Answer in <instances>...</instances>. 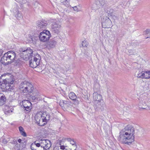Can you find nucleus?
I'll list each match as a JSON object with an SVG mask.
<instances>
[{"instance_id":"nucleus-11","label":"nucleus","mask_w":150,"mask_h":150,"mask_svg":"<svg viewBox=\"0 0 150 150\" xmlns=\"http://www.w3.org/2000/svg\"><path fill=\"white\" fill-rule=\"evenodd\" d=\"M69 98L73 101L74 105H77L79 104L80 98H77L74 92H71L69 94Z\"/></svg>"},{"instance_id":"nucleus-7","label":"nucleus","mask_w":150,"mask_h":150,"mask_svg":"<svg viewBox=\"0 0 150 150\" xmlns=\"http://www.w3.org/2000/svg\"><path fill=\"white\" fill-rule=\"evenodd\" d=\"M51 37V34L49 31L43 30L40 32L39 35L40 40L42 42H46L48 41Z\"/></svg>"},{"instance_id":"nucleus-6","label":"nucleus","mask_w":150,"mask_h":150,"mask_svg":"<svg viewBox=\"0 0 150 150\" xmlns=\"http://www.w3.org/2000/svg\"><path fill=\"white\" fill-rule=\"evenodd\" d=\"M19 51L20 56L24 60H27L33 56V51L29 47H21Z\"/></svg>"},{"instance_id":"nucleus-38","label":"nucleus","mask_w":150,"mask_h":150,"mask_svg":"<svg viewBox=\"0 0 150 150\" xmlns=\"http://www.w3.org/2000/svg\"><path fill=\"white\" fill-rule=\"evenodd\" d=\"M67 147V146H66ZM65 147L64 146H60V149L62 150H66V148H65Z\"/></svg>"},{"instance_id":"nucleus-48","label":"nucleus","mask_w":150,"mask_h":150,"mask_svg":"<svg viewBox=\"0 0 150 150\" xmlns=\"http://www.w3.org/2000/svg\"><path fill=\"white\" fill-rule=\"evenodd\" d=\"M57 150H59L58 149Z\"/></svg>"},{"instance_id":"nucleus-43","label":"nucleus","mask_w":150,"mask_h":150,"mask_svg":"<svg viewBox=\"0 0 150 150\" xmlns=\"http://www.w3.org/2000/svg\"><path fill=\"white\" fill-rule=\"evenodd\" d=\"M139 108H142V109H145V108H143L142 107H139Z\"/></svg>"},{"instance_id":"nucleus-42","label":"nucleus","mask_w":150,"mask_h":150,"mask_svg":"<svg viewBox=\"0 0 150 150\" xmlns=\"http://www.w3.org/2000/svg\"><path fill=\"white\" fill-rule=\"evenodd\" d=\"M18 141L19 143H20L22 141V140L21 139H19L18 140Z\"/></svg>"},{"instance_id":"nucleus-5","label":"nucleus","mask_w":150,"mask_h":150,"mask_svg":"<svg viewBox=\"0 0 150 150\" xmlns=\"http://www.w3.org/2000/svg\"><path fill=\"white\" fill-rule=\"evenodd\" d=\"M19 87L22 93L26 94L32 93L34 89L32 83L26 81L22 82Z\"/></svg>"},{"instance_id":"nucleus-40","label":"nucleus","mask_w":150,"mask_h":150,"mask_svg":"<svg viewBox=\"0 0 150 150\" xmlns=\"http://www.w3.org/2000/svg\"><path fill=\"white\" fill-rule=\"evenodd\" d=\"M3 51L1 49H0V57L2 55V53H3Z\"/></svg>"},{"instance_id":"nucleus-35","label":"nucleus","mask_w":150,"mask_h":150,"mask_svg":"<svg viewBox=\"0 0 150 150\" xmlns=\"http://www.w3.org/2000/svg\"><path fill=\"white\" fill-rule=\"evenodd\" d=\"M147 72L146 79H149L150 78V71H146Z\"/></svg>"},{"instance_id":"nucleus-23","label":"nucleus","mask_w":150,"mask_h":150,"mask_svg":"<svg viewBox=\"0 0 150 150\" xmlns=\"http://www.w3.org/2000/svg\"><path fill=\"white\" fill-rule=\"evenodd\" d=\"M4 111L6 114H8L12 112V110H11V107L7 105L5 106Z\"/></svg>"},{"instance_id":"nucleus-15","label":"nucleus","mask_w":150,"mask_h":150,"mask_svg":"<svg viewBox=\"0 0 150 150\" xmlns=\"http://www.w3.org/2000/svg\"><path fill=\"white\" fill-rule=\"evenodd\" d=\"M31 98L34 102H37L38 100V99L40 98V95L38 92H36L35 93H33V95L30 96Z\"/></svg>"},{"instance_id":"nucleus-47","label":"nucleus","mask_w":150,"mask_h":150,"mask_svg":"<svg viewBox=\"0 0 150 150\" xmlns=\"http://www.w3.org/2000/svg\"><path fill=\"white\" fill-rule=\"evenodd\" d=\"M67 1V0H65V1L66 2Z\"/></svg>"},{"instance_id":"nucleus-4","label":"nucleus","mask_w":150,"mask_h":150,"mask_svg":"<svg viewBox=\"0 0 150 150\" xmlns=\"http://www.w3.org/2000/svg\"><path fill=\"white\" fill-rule=\"evenodd\" d=\"M6 76V75H3L0 78V88L3 91L10 88L11 85L13 84L14 81L11 77L7 78Z\"/></svg>"},{"instance_id":"nucleus-3","label":"nucleus","mask_w":150,"mask_h":150,"mask_svg":"<svg viewBox=\"0 0 150 150\" xmlns=\"http://www.w3.org/2000/svg\"><path fill=\"white\" fill-rule=\"evenodd\" d=\"M50 117V115L47 112H40L36 115L35 119L38 125L42 126L46 124Z\"/></svg>"},{"instance_id":"nucleus-31","label":"nucleus","mask_w":150,"mask_h":150,"mask_svg":"<svg viewBox=\"0 0 150 150\" xmlns=\"http://www.w3.org/2000/svg\"><path fill=\"white\" fill-rule=\"evenodd\" d=\"M128 51L130 54L131 55H135L137 54L136 51L134 50H129Z\"/></svg>"},{"instance_id":"nucleus-22","label":"nucleus","mask_w":150,"mask_h":150,"mask_svg":"<svg viewBox=\"0 0 150 150\" xmlns=\"http://www.w3.org/2000/svg\"><path fill=\"white\" fill-rule=\"evenodd\" d=\"M40 63H38L35 61H33L32 60L29 61L30 66L32 68H35L36 67L39 65Z\"/></svg>"},{"instance_id":"nucleus-18","label":"nucleus","mask_w":150,"mask_h":150,"mask_svg":"<svg viewBox=\"0 0 150 150\" xmlns=\"http://www.w3.org/2000/svg\"><path fill=\"white\" fill-rule=\"evenodd\" d=\"M6 99L4 94L0 93V106L4 105L6 102Z\"/></svg>"},{"instance_id":"nucleus-36","label":"nucleus","mask_w":150,"mask_h":150,"mask_svg":"<svg viewBox=\"0 0 150 150\" xmlns=\"http://www.w3.org/2000/svg\"><path fill=\"white\" fill-rule=\"evenodd\" d=\"M63 102V100H61L60 101L59 105L61 107H64Z\"/></svg>"},{"instance_id":"nucleus-13","label":"nucleus","mask_w":150,"mask_h":150,"mask_svg":"<svg viewBox=\"0 0 150 150\" xmlns=\"http://www.w3.org/2000/svg\"><path fill=\"white\" fill-rule=\"evenodd\" d=\"M96 103V105L94 107L96 111H102L103 110L105 106L103 101H100Z\"/></svg>"},{"instance_id":"nucleus-1","label":"nucleus","mask_w":150,"mask_h":150,"mask_svg":"<svg viewBox=\"0 0 150 150\" xmlns=\"http://www.w3.org/2000/svg\"><path fill=\"white\" fill-rule=\"evenodd\" d=\"M134 133L133 127L130 125H127L121 130L117 140L122 143L129 145L134 141Z\"/></svg>"},{"instance_id":"nucleus-37","label":"nucleus","mask_w":150,"mask_h":150,"mask_svg":"<svg viewBox=\"0 0 150 150\" xmlns=\"http://www.w3.org/2000/svg\"><path fill=\"white\" fill-rule=\"evenodd\" d=\"M19 130V131L20 132H21L22 131H23L24 130L23 127L22 126H19L18 127Z\"/></svg>"},{"instance_id":"nucleus-46","label":"nucleus","mask_w":150,"mask_h":150,"mask_svg":"<svg viewBox=\"0 0 150 150\" xmlns=\"http://www.w3.org/2000/svg\"><path fill=\"white\" fill-rule=\"evenodd\" d=\"M87 54H86V55L87 56H88V55H87Z\"/></svg>"},{"instance_id":"nucleus-26","label":"nucleus","mask_w":150,"mask_h":150,"mask_svg":"<svg viewBox=\"0 0 150 150\" xmlns=\"http://www.w3.org/2000/svg\"><path fill=\"white\" fill-rule=\"evenodd\" d=\"M24 109V112L26 113H28L29 112L32 108V106H28L27 107H23Z\"/></svg>"},{"instance_id":"nucleus-24","label":"nucleus","mask_w":150,"mask_h":150,"mask_svg":"<svg viewBox=\"0 0 150 150\" xmlns=\"http://www.w3.org/2000/svg\"><path fill=\"white\" fill-rule=\"evenodd\" d=\"M23 107H27L28 106H31L32 103L29 100H24L23 101Z\"/></svg>"},{"instance_id":"nucleus-28","label":"nucleus","mask_w":150,"mask_h":150,"mask_svg":"<svg viewBox=\"0 0 150 150\" xmlns=\"http://www.w3.org/2000/svg\"><path fill=\"white\" fill-rule=\"evenodd\" d=\"M37 57H35L34 56L33 57V61H35V62H37L38 63H39L40 60V56L38 54Z\"/></svg>"},{"instance_id":"nucleus-44","label":"nucleus","mask_w":150,"mask_h":150,"mask_svg":"<svg viewBox=\"0 0 150 150\" xmlns=\"http://www.w3.org/2000/svg\"><path fill=\"white\" fill-rule=\"evenodd\" d=\"M142 104V103H140L139 104V106H141Z\"/></svg>"},{"instance_id":"nucleus-19","label":"nucleus","mask_w":150,"mask_h":150,"mask_svg":"<svg viewBox=\"0 0 150 150\" xmlns=\"http://www.w3.org/2000/svg\"><path fill=\"white\" fill-rule=\"evenodd\" d=\"M40 146V144L37 143L36 141H35L30 146V148L32 150H37L38 147Z\"/></svg>"},{"instance_id":"nucleus-10","label":"nucleus","mask_w":150,"mask_h":150,"mask_svg":"<svg viewBox=\"0 0 150 150\" xmlns=\"http://www.w3.org/2000/svg\"><path fill=\"white\" fill-rule=\"evenodd\" d=\"M47 25V22L45 21H38L37 23V28L41 30H43L45 29Z\"/></svg>"},{"instance_id":"nucleus-8","label":"nucleus","mask_w":150,"mask_h":150,"mask_svg":"<svg viewBox=\"0 0 150 150\" xmlns=\"http://www.w3.org/2000/svg\"><path fill=\"white\" fill-rule=\"evenodd\" d=\"M102 27L104 28H109L112 26V22L109 18L107 16H104L102 19Z\"/></svg>"},{"instance_id":"nucleus-32","label":"nucleus","mask_w":150,"mask_h":150,"mask_svg":"<svg viewBox=\"0 0 150 150\" xmlns=\"http://www.w3.org/2000/svg\"><path fill=\"white\" fill-rule=\"evenodd\" d=\"M88 45V42L85 40L82 41V46L83 47H87Z\"/></svg>"},{"instance_id":"nucleus-14","label":"nucleus","mask_w":150,"mask_h":150,"mask_svg":"<svg viewBox=\"0 0 150 150\" xmlns=\"http://www.w3.org/2000/svg\"><path fill=\"white\" fill-rule=\"evenodd\" d=\"M93 96L94 100L95 101L96 103L103 101L102 99L101 95L100 94H98L96 92H95L93 93Z\"/></svg>"},{"instance_id":"nucleus-30","label":"nucleus","mask_w":150,"mask_h":150,"mask_svg":"<svg viewBox=\"0 0 150 150\" xmlns=\"http://www.w3.org/2000/svg\"><path fill=\"white\" fill-rule=\"evenodd\" d=\"M64 107H67L69 105V102L67 100H63Z\"/></svg>"},{"instance_id":"nucleus-2","label":"nucleus","mask_w":150,"mask_h":150,"mask_svg":"<svg viewBox=\"0 0 150 150\" xmlns=\"http://www.w3.org/2000/svg\"><path fill=\"white\" fill-rule=\"evenodd\" d=\"M16 54L13 51H9L5 53L1 58V62L3 65L6 66L11 64L13 62H16Z\"/></svg>"},{"instance_id":"nucleus-17","label":"nucleus","mask_w":150,"mask_h":150,"mask_svg":"<svg viewBox=\"0 0 150 150\" xmlns=\"http://www.w3.org/2000/svg\"><path fill=\"white\" fill-rule=\"evenodd\" d=\"M13 12L15 14L16 18L18 20H20L22 18L21 14L19 12L17 8H15L14 9Z\"/></svg>"},{"instance_id":"nucleus-33","label":"nucleus","mask_w":150,"mask_h":150,"mask_svg":"<svg viewBox=\"0 0 150 150\" xmlns=\"http://www.w3.org/2000/svg\"><path fill=\"white\" fill-rule=\"evenodd\" d=\"M37 149V150H47V149L45 148L44 147L42 146L40 144V146L38 147Z\"/></svg>"},{"instance_id":"nucleus-34","label":"nucleus","mask_w":150,"mask_h":150,"mask_svg":"<svg viewBox=\"0 0 150 150\" xmlns=\"http://www.w3.org/2000/svg\"><path fill=\"white\" fill-rule=\"evenodd\" d=\"M21 134L24 137H26L27 136V134L26 132H25L24 130L23 131H22L20 132Z\"/></svg>"},{"instance_id":"nucleus-41","label":"nucleus","mask_w":150,"mask_h":150,"mask_svg":"<svg viewBox=\"0 0 150 150\" xmlns=\"http://www.w3.org/2000/svg\"><path fill=\"white\" fill-rule=\"evenodd\" d=\"M73 8H74V10L75 11H78V8H77L76 6H74V7Z\"/></svg>"},{"instance_id":"nucleus-45","label":"nucleus","mask_w":150,"mask_h":150,"mask_svg":"<svg viewBox=\"0 0 150 150\" xmlns=\"http://www.w3.org/2000/svg\"><path fill=\"white\" fill-rule=\"evenodd\" d=\"M87 54H86V55L87 56H88V55H87Z\"/></svg>"},{"instance_id":"nucleus-9","label":"nucleus","mask_w":150,"mask_h":150,"mask_svg":"<svg viewBox=\"0 0 150 150\" xmlns=\"http://www.w3.org/2000/svg\"><path fill=\"white\" fill-rule=\"evenodd\" d=\"M52 30L54 33H58L61 28L60 24L58 22H53L51 26Z\"/></svg>"},{"instance_id":"nucleus-39","label":"nucleus","mask_w":150,"mask_h":150,"mask_svg":"<svg viewBox=\"0 0 150 150\" xmlns=\"http://www.w3.org/2000/svg\"><path fill=\"white\" fill-rule=\"evenodd\" d=\"M34 6H36V7H37L39 5V4L37 2H35L34 4Z\"/></svg>"},{"instance_id":"nucleus-25","label":"nucleus","mask_w":150,"mask_h":150,"mask_svg":"<svg viewBox=\"0 0 150 150\" xmlns=\"http://www.w3.org/2000/svg\"><path fill=\"white\" fill-rule=\"evenodd\" d=\"M144 32V34L146 37V39L150 38V29H147Z\"/></svg>"},{"instance_id":"nucleus-20","label":"nucleus","mask_w":150,"mask_h":150,"mask_svg":"<svg viewBox=\"0 0 150 150\" xmlns=\"http://www.w3.org/2000/svg\"><path fill=\"white\" fill-rule=\"evenodd\" d=\"M57 42L55 41L54 39H51L48 43V45L49 46L52 48H54L55 47L56 44Z\"/></svg>"},{"instance_id":"nucleus-21","label":"nucleus","mask_w":150,"mask_h":150,"mask_svg":"<svg viewBox=\"0 0 150 150\" xmlns=\"http://www.w3.org/2000/svg\"><path fill=\"white\" fill-rule=\"evenodd\" d=\"M147 74V72L146 71H142L141 72L138 74L137 77L138 78L146 79Z\"/></svg>"},{"instance_id":"nucleus-29","label":"nucleus","mask_w":150,"mask_h":150,"mask_svg":"<svg viewBox=\"0 0 150 150\" xmlns=\"http://www.w3.org/2000/svg\"><path fill=\"white\" fill-rule=\"evenodd\" d=\"M68 140L70 142V143L72 145H75V146H76V142L73 139L69 138L68 139Z\"/></svg>"},{"instance_id":"nucleus-27","label":"nucleus","mask_w":150,"mask_h":150,"mask_svg":"<svg viewBox=\"0 0 150 150\" xmlns=\"http://www.w3.org/2000/svg\"><path fill=\"white\" fill-rule=\"evenodd\" d=\"M8 142L9 143L16 144L17 143V141L16 139H13V138H8Z\"/></svg>"},{"instance_id":"nucleus-12","label":"nucleus","mask_w":150,"mask_h":150,"mask_svg":"<svg viewBox=\"0 0 150 150\" xmlns=\"http://www.w3.org/2000/svg\"><path fill=\"white\" fill-rule=\"evenodd\" d=\"M39 143L46 149H49L51 147L52 144L50 141L48 139L41 140Z\"/></svg>"},{"instance_id":"nucleus-16","label":"nucleus","mask_w":150,"mask_h":150,"mask_svg":"<svg viewBox=\"0 0 150 150\" xmlns=\"http://www.w3.org/2000/svg\"><path fill=\"white\" fill-rule=\"evenodd\" d=\"M116 11L114 10L113 9L111 8L107 10V13L108 14V16H114L116 17L118 16L117 15L116 13Z\"/></svg>"}]
</instances>
